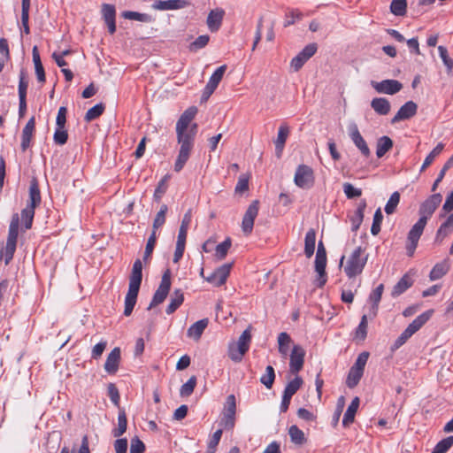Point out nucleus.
I'll return each instance as SVG.
<instances>
[{"label":"nucleus","instance_id":"26","mask_svg":"<svg viewBox=\"0 0 453 453\" xmlns=\"http://www.w3.org/2000/svg\"><path fill=\"white\" fill-rule=\"evenodd\" d=\"M371 107L380 115H387L390 111V103L387 98L376 97L371 102Z\"/></svg>","mask_w":453,"mask_h":453},{"label":"nucleus","instance_id":"3","mask_svg":"<svg viewBox=\"0 0 453 453\" xmlns=\"http://www.w3.org/2000/svg\"><path fill=\"white\" fill-rule=\"evenodd\" d=\"M142 280V264L140 259H136L133 265L132 273L129 278L128 291L125 297L124 315H131L137 301L140 286Z\"/></svg>","mask_w":453,"mask_h":453},{"label":"nucleus","instance_id":"35","mask_svg":"<svg viewBox=\"0 0 453 453\" xmlns=\"http://www.w3.org/2000/svg\"><path fill=\"white\" fill-rule=\"evenodd\" d=\"M102 12L107 24L109 33L113 35V5L104 4Z\"/></svg>","mask_w":453,"mask_h":453},{"label":"nucleus","instance_id":"24","mask_svg":"<svg viewBox=\"0 0 453 453\" xmlns=\"http://www.w3.org/2000/svg\"><path fill=\"white\" fill-rule=\"evenodd\" d=\"M366 208L365 201H361L352 216H350L349 220L351 222V230L353 232H357L360 227L363 219H364V212Z\"/></svg>","mask_w":453,"mask_h":453},{"label":"nucleus","instance_id":"6","mask_svg":"<svg viewBox=\"0 0 453 453\" xmlns=\"http://www.w3.org/2000/svg\"><path fill=\"white\" fill-rule=\"evenodd\" d=\"M171 288V271L169 269H166L161 279V282L154 293V296L152 297V300L148 307V310H150L151 308L162 303L166 296H168V293Z\"/></svg>","mask_w":453,"mask_h":453},{"label":"nucleus","instance_id":"10","mask_svg":"<svg viewBox=\"0 0 453 453\" xmlns=\"http://www.w3.org/2000/svg\"><path fill=\"white\" fill-rule=\"evenodd\" d=\"M318 50L316 43L306 45L294 58H292L290 66L295 71H299L303 65L316 53Z\"/></svg>","mask_w":453,"mask_h":453},{"label":"nucleus","instance_id":"25","mask_svg":"<svg viewBox=\"0 0 453 453\" xmlns=\"http://www.w3.org/2000/svg\"><path fill=\"white\" fill-rule=\"evenodd\" d=\"M450 265L449 259H444L437 263L431 270L429 278L431 280H436L442 278L449 270Z\"/></svg>","mask_w":453,"mask_h":453},{"label":"nucleus","instance_id":"18","mask_svg":"<svg viewBox=\"0 0 453 453\" xmlns=\"http://www.w3.org/2000/svg\"><path fill=\"white\" fill-rule=\"evenodd\" d=\"M433 311H426L418 315L409 326L405 328L408 334L412 336L418 332L431 318Z\"/></svg>","mask_w":453,"mask_h":453},{"label":"nucleus","instance_id":"2","mask_svg":"<svg viewBox=\"0 0 453 453\" xmlns=\"http://www.w3.org/2000/svg\"><path fill=\"white\" fill-rule=\"evenodd\" d=\"M442 196L440 193L434 194L426 199L419 206L418 220L412 226L408 233L406 241V252L409 257H412L415 253L418 241L423 234L428 219L431 218L437 207L441 203Z\"/></svg>","mask_w":453,"mask_h":453},{"label":"nucleus","instance_id":"22","mask_svg":"<svg viewBox=\"0 0 453 453\" xmlns=\"http://www.w3.org/2000/svg\"><path fill=\"white\" fill-rule=\"evenodd\" d=\"M41 193L39 189L38 181L33 178L29 187V200L27 206L35 209L41 203Z\"/></svg>","mask_w":453,"mask_h":453},{"label":"nucleus","instance_id":"20","mask_svg":"<svg viewBox=\"0 0 453 453\" xmlns=\"http://www.w3.org/2000/svg\"><path fill=\"white\" fill-rule=\"evenodd\" d=\"M453 231V212L448 216L446 220L438 228L434 242L441 243L443 240Z\"/></svg>","mask_w":453,"mask_h":453},{"label":"nucleus","instance_id":"7","mask_svg":"<svg viewBox=\"0 0 453 453\" xmlns=\"http://www.w3.org/2000/svg\"><path fill=\"white\" fill-rule=\"evenodd\" d=\"M236 402L234 395L226 397L225 408L219 425L226 430H232L235 426Z\"/></svg>","mask_w":453,"mask_h":453},{"label":"nucleus","instance_id":"52","mask_svg":"<svg viewBox=\"0 0 453 453\" xmlns=\"http://www.w3.org/2000/svg\"><path fill=\"white\" fill-rule=\"evenodd\" d=\"M35 209L32 207L27 206L21 211V219L24 222L26 229H30L32 226L33 219L35 217Z\"/></svg>","mask_w":453,"mask_h":453},{"label":"nucleus","instance_id":"47","mask_svg":"<svg viewBox=\"0 0 453 453\" xmlns=\"http://www.w3.org/2000/svg\"><path fill=\"white\" fill-rule=\"evenodd\" d=\"M250 330H251V326H248V328H246L242 332V334L240 335L238 342L236 343V345H238L239 348L245 349V351L249 350L250 344L251 342Z\"/></svg>","mask_w":453,"mask_h":453},{"label":"nucleus","instance_id":"49","mask_svg":"<svg viewBox=\"0 0 453 453\" xmlns=\"http://www.w3.org/2000/svg\"><path fill=\"white\" fill-rule=\"evenodd\" d=\"M104 111V104H97L92 108H90L85 114L84 119L87 122H90L96 118H98L100 115L103 114Z\"/></svg>","mask_w":453,"mask_h":453},{"label":"nucleus","instance_id":"16","mask_svg":"<svg viewBox=\"0 0 453 453\" xmlns=\"http://www.w3.org/2000/svg\"><path fill=\"white\" fill-rule=\"evenodd\" d=\"M188 0H156L152 8L158 11L179 10L189 6Z\"/></svg>","mask_w":453,"mask_h":453},{"label":"nucleus","instance_id":"12","mask_svg":"<svg viewBox=\"0 0 453 453\" xmlns=\"http://www.w3.org/2000/svg\"><path fill=\"white\" fill-rule=\"evenodd\" d=\"M232 265V263L220 265L210 276L205 278L206 281L215 287H220L224 285L230 274Z\"/></svg>","mask_w":453,"mask_h":453},{"label":"nucleus","instance_id":"5","mask_svg":"<svg viewBox=\"0 0 453 453\" xmlns=\"http://www.w3.org/2000/svg\"><path fill=\"white\" fill-rule=\"evenodd\" d=\"M19 217L18 213H15L12 217V220L9 226V232L4 248V263L8 265L12 259L16 250L18 234H19Z\"/></svg>","mask_w":453,"mask_h":453},{"label":"nucleus","instance_id":"56","mask_svg":"<svg viewBox=\"0 0 453 453\" xmlns=\"http://www.w3.org/2000/svg\"><path fill=\"white\" fill-rule=\"evenodd\" d=\"M210 41V36L207 35H199L192 43L189 45L191 51H196L200 49L204 48Z\"/></svg>","mask_w":453,"mask_h":453},{"label":"nucleus","instance_id":"28","mask_svg":"<svg viewBox=\"0 0 453 453\" xmlns=\"http://www.w3.org/2000/svg\"><path fill=\"white\" fill-rule=\"evenodd\" d=\"M413 281L407 274L403 275L400 280L394 286L391 295L393 297L399 296L411 287Z\"/></svg>","mask_w":453,"mask_h":453},{"label":"nucleus","instance_id":"38","mask_svg":"<svg viewBox=\"0 0 453 453\" xmlns=\"http://www.w3.org/2000/svg\"><path fill=\"white\" fill-rule=\"evenodd\" d=\"M443 149L444 144L442 142H439L425 158L424 163L421 165L420 172H423L427 168L434 162V158L443 150Z\"/></svg>","mask_w":453,"mask_h":453},{"label":"nucleus","instance_id":"36","mask_svg":"<svg viewBox=\"0 0 453 453\" xmlns=\"http://www.w3.org/2000/svg\"><path fill=\"white\" fill-rule=\"evenodd\" d=\"M303 380L302 377L296 375L292 380H290L285 387L283 391L284 394L293 396L303 386Z\"/></svg>","mask_w":453,"mask_h":453},{"label":"nucleus","instance_id":"64","mask_svg":"<svg viewBox=\"0 0 453 453\" xmlns=\"http://www.w3.org/2000/svg\"><path fill=\"white\" fill-rule=\"evenodd\" d=\"M144 451V443L138 437H134L131 440L130 453H143Z\"/></svg>","mask_w":453,"mask_h":453},{"label":"nucleus","instance_id":"15","mask_svg":"<svg viewBox=\"0 0 453 453\" xmlns=\"http://www.w3.org/2000/svg\"><path fill=\"white\" fill-rule=\"evenodd\" d=\"M418 105L413 101H408L400 107L396 114L391 119V123L395 124L401 120L409 119L417 113Z\"/></svg>","mask_w":453,"mask_h":453},{"label":"nucleus","instance_id":"39","mask_svg":"<svg viewBox=\"0 0 453 453\" xmlns=\"http://www.w3.org/2000/svg\"><path fill=\"white\" fill-rule=\"evenodd\" d=\"M232 245V241L227 237L224 242L218 244L215 248V257L218 260H223L227 255Z\"/></svg>","mask_w":453,"mask_h":453},{"label":"nucleus","instance_id":"34","mask_svg":"<svg viewBox=\"0 0 453 453\" xmlns=\"http://www.w3.org/2000/svg\"><path fill=\"white\" fill-rule=\"evenodd\" d=\"M384 290L383 284H380L371 294L369 296L370 301L372 303V317L377 315V311L379 307V303L381 299L382 293Z\"/></svg>","mask_w":453,"mask_h":453},{"label":"nucleus","instance_id":"9","mask_svg":"<svg viewBox=\"0 0 453 453\" xmlns=\"http://www.w3.org/2000/svg\"><path fill=\"white\" fill-rule=\"evenodd\" d=\"M259 201L254 200L247 208L242 221V230L245 235L252 233L254 221L258 214Z\"/></svg>","mask_w":453,"mask_h":453},{"label":"nucleus","instance_id":"19","mask_svg":"<svg viewBox=\"0 0 453 453\" xmlns=\"http://www.w3.org/2000/svg\"><path fill=\"white\" fill-rule=\"evenodd\" d=\"M326 256L319 257L316 256L315 257V271L318 273L317 279V286L322 288L326 282Z\"/></svg>","mask_w":453,"mask_h":453},{"label":"nucleus","instance_id":"11","mask_svg":"<svg viewBox=\"0 0 453 453\" xmlns=\"http://www.w3.org/2000/svg\"><path fill=\"white\" fill-rule=\"evenodd\" d=\"M349 135L355 146L360 150L361 154L365 157H369L371 156V150L366 142L361 135L356 123L349 124Z\"/></svg>","mask_w":453,"mask_h":453},{"label":"nucleus","instance_id":"27","mask_svg":"<svg viewBox=\"0 0 453 453\" xmlns=\"http://www.w3.org/2000/svg\"><path fill=\"white\" fill-rule=\"evenodd\" d=\"M120 16L126 19L137 20L144 23H150L155 20L154 17L148 13H140L133 11L122 12Z\"/></svg>","mask_w":453,"mask_h":453},{"label":"nucleus","instance_id":"61","mask_svg":"<svg viewBox=\"0 0 453 453\" xmlns=\"http://www.w3.org/2000/svg\"><path fill=\"white\" fill-rule=\"evenodd\" d=\"M156 241H157V234L155 233V230H152V233H151L150 236L149 237L146 247H145V251H144V256H143L144 260H147L152 254L155 244H156Z\"/></svg>","mask_w":453,"mask_h":453},{"label":"nucleus","instance_id":"32","mask_svg":"<svg viewBox=\"0 0 453 453\" xmlns=\"http://www.w3.org/2000/svg\"><path fill=\"white\" fill-rule=\"evenodd\" d=\"M184 296L180 289H175L171 297L170 303L165 309L167 314L173 313L183 303Z\"/></svg>","mask_w":453,"mask_h":453},{"label":"nucleus","instance_id":"54","mask_svg":"<svg viewBox=\"0 0 453 453\" xmlns=\"http://www.w3.org/2000/svg\"><path fill=\"white\" fill-rule=\"evenodd\" d=\"M60 453H90L88 448V439L87 435H84L81 440V444L78 449H73L72 451L68 447H63Z\"/></svg>","mask_w":453,"mask_h":453},{"label":"nucleus","instance_id":"48","mask_svg":"<svg viewBox=\"0 0 453 453\" xmlns=\"http://www.w3.org/2000/svg\"><path fill=\"white\" fill-rule=\"evenodd\" d=\"M127 419L125 410L120 409L118 414V428L115 429V436H120L127 431Z\"/></svg>","mask_w":453,"mask_h":453},{"label":"nucleus","instance_id":"13","mask_svg":"<svg viewBox=\"0 0 453 453\" xmlns=\"http://www.w3.org/2000/svg\"><path fill=\"white\" fill-rule=\"evenodd\" d=\"M371 85L378 93L387 95H395L403 88V84L396 80L372 81Z\"/></svg>","mask_w":453,"mask_h":453},{"label":"nucleus","instance_id":"30","mask_svg":"<svg viewBox=\"0 0 453 453\" xmlns=\"http://www.w3.org/2000/svg\"><path fill=\"white\" fill-rule=\"evenodd\" d=\"M288 435L291 442L296 446H303L307 441L304 433L296 425H292L288 428Z\"/></svg>","mask_w":453,"mask_h":453},{"label":"nucleus","instance_id":"53","mask_svg":"<svg viewBox=\"0 0 453 453\" xmlns=\"http://www.w3.org/2000/svg\"><path fill=\"white\" fill-rule=\"evenodd\" d=\"M367 316L363 315L358 326L356 329L355 336L360 341H364L367 335Z\"/></svg>","mask_w":453,"mask_h":453},{"label":"nucleus","instance_id":"42","mask_svg":"<svg viewBox=\"0 0 453 453\" xmlns=\"http://www.w3.org/2000/svg\"><path fill=\"white\" fill-rule=\"evenodd\" d=\"M290 343L291 338L287 333L282 332L278 335L279 352L282 356L288 355Z\"/></svg>","mask_w":453,"mask_h":453},{"label":"nucleus","instance_id":"4","mask_svg":"<svg viewBox=\"0 0 453 453\" xmlns=\"http://www.w3.org/2000/svg\"><path fill=\"white\" fill-rule=\"evenodd\" d=\"M364 249L360 246L357 247L344 266V272L349 279L355 278L362 273L367 262V256H364Z\"/></svg>","mask_w":453,"mask_h":453},{"label":"nucleus","instance_id":"43","mask_svg":"<svg viewBox=\"0 0 453 453\" xmlns=\"http://www.w3.org/2000/svg\"><path fill=\"white\" fill-rule=\"evenodd\" d=\"M275 380V372L272 365L265 368V372L261 376L260 382L264 384L268 389L272 388Z\"/></svg>","mask_w":453,"mask_h":453},{"label":"nucleus","instance_id":"21","mask_svg":"<svg viewBox=\"0 0 453 453\" xmlns=\"http://www.w3.org/2000/svg\"><path fill=\"white\" fill-rule=\"evenodd\" d=\"M208 324V319H203L195 322L189 326V328L187 331L188 337L192 338L196 342L199 341Z\"/></svg>","mask_w":453,"mask_h":453},{"label":"nucleus","instance_id":"44","mask_svg":"<svg viewBox=\"0 0 453 453\" xmlns=\"http://www.w3.org/2000/svg\"><path fill=\"white\" fill-rule=\"evenodd\" d=\"M247 351L245 349L239 348L235 343L230 344L228 347V356L234 362H241L242 360L243 356Z\"/></svg>","mask_w":453,"mask_h":453},{"label":"nucleus","instance_id":"31","mask_svg":"<svg viewBox=\"0 0 453 453\" xmlns=\"http://www.w3.org/2000/svg\"><path fill=\"white\" fill-rule=\"evenodd\" d=\"M393 148V141L388 136H382L378 139L376 144V156L380 158Z\"/></svg>","mask_w":453,"mask_h":453},{"label":"nucleus","instance_id":"29","mask_svg":"<svg viewBox=\"0 0 453 453\" xmlns=\"http://www.w3.org/2000/svg\"><path fill=\"white\" fill-rule=\"evenodd\" d=\"M315 242H316V232L314 229L311 228L305 234L304 238V254L310 258L314 254L315 250Z\"/></svg>","mask_w":453,"mask_h":453},{"label":"nucleus","instance_id":"40","mask_svg":"<svg viewBox=\"0 0 453 453\" xmlns=\"http://www.w3.org/2000/svg\"><path fill=\"white\" fill-rule=\"evenodd\" d=\"M363 374L364 372L350 367L346 380L347 386L349 388H355L359 383Z\"/></svg>","mask_w":453,"mask_h":453},{"label":"nucleus","instance_id":"58","mask_svg":"<svg viewBox=\"0 0 453 453\" xmlns=\"http://www.w3.org/2000/svg\"><path fill=\"white\" fill-rule=\"evenodd\" d=\"M35 130V118L31 117L22 130L21 138L31 139Z\"/></svg>","mask_w":453,"mask_h":453},{"label":"nucleus","instance_id":"37","mask_svg":"<svg viewBox=\"0 0 453 453\" xmlns=\"http://www.w3.org/2000/svg\"><path fill=\"white\" fill-rule=\"evenodd\" d=\"M288 133L289 129L287 126L281 125L279 127L278 136L275 141V147L278 152H280L283 150Z\"/></svg>","mask_w":453,"mask_h":453},{"label":"nucleus","instance_id":"1","mask_svg":"<svg viewBox=\"0 0 453 453\" xmlns=\"http://www.w3.org/2000/svg\"><path fill=\"white\" fill-rule=\"evenodd\" d=\"M197 113V108H188L176 123L177 142L180 145L173 169L180 173L188 161L195 146V141L198 131L196 123H192Z\"/></svg>","mask_w":453,"mask_h":453},{"label":"nucleus","instance_id":"50","mask_svg":"<svg viewBox=\"0 0 453 453\" xmlns=\"http://www.w3.org/2000/svg\"><path fill=\"white\" fill-rule=\"evenodd\" d=\"M400 202V194L399 192L395 191L392 193L389 199L388 200L386 205H385V212L388 215H390L395 212L398 203Z\"/></svg>","mask_w":453,"mask_h":453},{"label":"nucleus","instance_id":"14","mask_svg":"<svg viewBox=\"0 0 453 453\" xmlns=\"http://www.w3.org/2000/svg\"><path fill=\"white\" fill-rule=\"evenodd\" d=\"M305 351L300 345H294L289 362V372L292 374L298 373L303 367Z\"/></svg>","mask_w":453,"mask_h":453},{"label":"nucleus","instance_id":"57","mask_svg":"<svg viewBox=\"0 0 453 453\" xmlns=\"http://www.w3.org/2000/svg\"><path fill=\"white\" fill-rule=\"evenodd\" d=\"M343 192L347 198L353 199L356 197H359L362 195V190L360 188H355L351 183L345 182L343 183Z\"/></svg>","mask_w":453,"mask_h":453},{"label":"nucleus","instance_id":"55","mask_svg":"<svg viewBox=\"0 0 453 453\" xmlns=\"http://www.w3.org/2000/svg\"><path fill=\"white\" fill-rule=\"evenodd\" d=\"M383 219V215L381 212L380 208H378L375 211V213L373 215V221L371 227V233L372 235H377L380 231V225Z\"/></svg>","mask_w":453,"mask_h":453},{"label":"nucleus","instance_id":"33","mask_svg":"<svg viewBox=\"0 0 453 453\" xmlns=\"http://www.w3.org/2000/svg\"><path fill=\"white\" fill-rule=\"evenodd\" d=\"M192 214L191 210H188L183 216L181 220V224L179 229V234L177 237V242H181L186 243L187 234L191 223Z\"/></svg>","mask_w":453,"mask_h":453},{"label":"nucleus","instance_id":"41","mask_svg":"<svg viewBox=\"0 0 453 453\" xmlns=\"http://www.w3.org/2000/svg\"><path fill=\"white\" fill-rule=\"evenodd\" d=\"M226 70V65H223L218 67L215 72L211 74L210 77L209 81L207 82V85L210 86V88H217L218 85L219 84L220 81L223 78V75Z\"/></svg>","mask_w":453,"mask_h":453},{"label":"nucleus","instance_id":"51","mask_svg":"<svg viewBox=\"0 0 453 453\" xmlns=\"http://www.w3.org/2000/svg\"><path fill=\"white\" fill-rule=\"evenodd\" d=\"M196 385V377L191 376L188 380L184 383L180 389V395L182 397L189 396L193 392Z\"/></svg>","mask_w":453,"mask_h":453},{"label":"nucleus","instance_id":"45","mask_svg":"<svg viewBox=\"0 0 453 453\" xmlns=\"http://www.w3.org/2000/svg\"><path fill=\"white\" fill-rule=\"evenodd\" d=\"M453 445V435L440 441L431 453H446Z\"/></svg>","mask_w":453,"mask_h":453},{"label":"nucleus","instance_id":"8","mask_svg":"<svg viewBox=\"0 0 453 453\" xmlns=\"http://www.w3.org/2000/svg\"><path fill=\"white\" fill-rule=\"evenodd\" d=\"M295 184L303 189H309L314 185L315 178L311 167L306 165H300L296 168Z\"/></svg>","mask_w":453,"mask_h":453},{"label":"nucleus","instance_id":"17","mask_svg":"<svg viewBox=\"0 0 453 453\" xmlns=\"http://www.w3.org/2000/svg\"><path fill=\"white\" fill-rule=\"evenodd\" d=\"M225 11L221 8L211 10L207 17L206 24L211 32H217L222 24Z\"/></svg>","mask_w":453,"mask_h":453},{"label":"nucleus","instance_id":"46","mask_svg":"<svg viewBox=\"0 0 453 453\" xmlns=\"http://www.w3.org/2000/svg\"><path fill=\"white\" fill-rule=\"evenodd\" d=\"M407 2L406 0H392L390 4V11L396 16H403L406 13Z\"/></svg>","mask_w":453,"mask_h":453},{"label":"nucleus","instance_id":"60","mask_svg":"<svg viewBox=\"0 0 453 453\" xmlns=\"http://www.w3.org/2000/svg\"><path fill=\"white\" fill-rule=\"evenodd\" d=\"M67 139L68 134L65 127H57L53 135L55 143L58 145H64L66 143Z\"/></svg>","mask_w":453,"mask_h":453},{"label":"nucleus","instance_id":"23","mask_svg":"<svg viewBox=\"0 0 453 453\" xmlns=\"http://www.w3.org/2000/svg\"><path fill=\"white\" fill-rule=\"evenodd\" d=\"M359 398L357 396L354 397L349 405L346 412L344 413L342 419V426L344 427H348L350 424L354 422L356 413L359 407Z\"/></svg>","mask_w":453,"mask_h":453},{"label":"nucleus","instance_id":"59","mask_svg":"<svg viewBox=\"0 0 453 453\" xmlns=\"http://www.w3.org/2000/svg\"><path fill=\"white\" fill-rule=\"evenodd\" d=\"M166 211L167 206L165 204H163L159 211L157 213L153 222V230H155V232L158 227L162 226L165 224Z\"/></svg>","mask_w":453,"mask_h":453},{"label":"nucleus","instance_id":"63","mask_svg":"<svg viewBox=\"0 0 453 453\" xmlns=\"http://www.w3.org/2000/svg\"><path fill=\"white\" fill-rule=\"evenodd\" d=\"M438 50L440 57L448 70L453 69V60L449 57L447 49L441 45L438 47Z\"/></svg>","mask_w":453,"mask_h":453},{"label":"nucleus","instance_id":"62","mask_svg":"<svg viewBox=\"0 0 453 453\" xmlns=\"http://www.w3.org/2000/svg\"><path fill=\"white\" fill-rule=\"evenodd\" d=\"M368 357H369V353L368 352L364 351V352L360 353L357 356V358L356 359L354 365L351 367L355 368L356 370H359V371L364 372L365 365H366L367 360H368Z\"/></svg>","mask_w":453,"mask_h":453}]
</instances>
